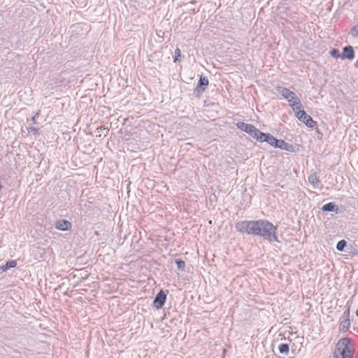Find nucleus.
<instances>
[{
    "label": "nucleus",
    "instance_id": "f257e3e1",
    "mask_svg": "<svg viewBox=\"0 0 358 358\" xmlns=\"http://www.w3.org/2000/svg\"><path fill=\"white\" fill-rule=\"evenodd\" d=\"M235 228L240 233L259 236L269 242H279L276 236L277 227L267 220L241 221L236 224Z\"/></svg>",
    "mask_w": 358,
    "mask_h": 358
},
{
    "label": "nucleus",
    "instance_id": "f03ea898",
    "mask_svg": "<svg viewBox=\"0 0 358 358\" xmlns=\"http://www.w3.org/2000/svg\"><path fill=\"white\" fill-rule=\"evenodd\" d=\"M352 350L351 340L348 338H343L337 343L333 358H352Z\"/></svg>",
    "mask_w": 358,
    "mask_h": 358
},
{
    "label": "nucleus",
    "instance_id": "7ed1b4c3",
    "mask_svg": "<svg viewBox=\"0 0 358 358\" xmlns=\"http://www.w3.org/2000/svg\"><path fill=\"white\" fill-rule=\"evenodd\" d=\"M275 90L279 94L290 103V106L293 110H298L300 108L301 101L294 92L282 86H277Z\"/></svg>",
    "mask_w": 358,
    "mask_h": 358
},
{
    "label": "nucleus",
    "instance_id": "20e7f679",
    "mask_svg": "<svg viewBox=\"0 0 358 358\" xmlns=\"http://www.w3.org/2000/svg\"><path fill=\"white\" fill-rule=\"evenodd\" d=\"M294 111L296 117L300 121L303 122L307 127L313 128L316 125V122H315L312 117L303 110V106L301 103L300 108Z\"/></svg>",
    "mask_w": 358,
    "mask_h": 358
},
{
    "label": "nucleus",
    "instance_id": "39448f33",
    "mask_svg": "<svg viewBox=\"0 0 358 358\" xmlns=\"http://www.w3.org/2000/svg\"><path fill=\"white\" fill-rule=\"evenodd\" d=\"M236 126L239 129L248 133L254 138L259 140L262 131L257 129L254 125L243 122H239L236 123Z\"/></svg>",
    "mask_w": 358,
    "mask_h": 358
},
{
    "label": "nucleus",
    "instance_id": "423d86ee",
    "mask_svg": "<svg viewBox=\"0 0 358 358\" xmlns=\"http://www.w3.org/2000/svg\"><path fill=\"white\" fill-rule=\"evenodd\" d=\"M166 299V294L163 292L160 291L155 296L153 306L159 309L164 306Z\"/></svg>",
    "mask_w": 358,
    "mask_h": 358
},
{
    "label": "nucleus",
    "instance_id": "0eeeda50",
    "mask_svg": "<svg viewBox=\"0 0 358 358\" xmlns=\"http://www.w3.org/2000/svg\"><path fill=\"white\" fill-rule=\"evenodd\" d=\"M258 141H260L261 142H267L269 145L275 147L278 139L270 134H264L262 132Z\"/></svg>",
    "mask_w": 358,
    "mask_h": 358
},
{
    "label": "nucleus",
    "instance_id": "6e6552de",
    "mask_svg": "<svg viewBox=\"0 0 358 358\" xmlns=\"http://www.w3.org/2000/svg\"><path fill=\"white\" fill-rule=\"evenodd\" d=\"M71 227V222L66 220H59L55 222V228L60 231L70 230Z\"/></svg>",
    "mask_w": 358,
    "mask_h": 358
},
{
    "label": "nucleus",
    "instance_id": "1a4fd4ad",
    "mask_svg": "<svg viewBox=\"0 0 358 358\" xmlns=\"http://www.w3.org/2000/svg\"><path fill=\"white\" fill-rule=\"evenodd\" d=\"M208 79L206 77H200V79L196 88V92L197 95H200L204 92V87L208 86Z\"/></svg>",
    "mask_w": 358,
    "mask_h": 358
},
{
    "label": "nucleus",
    "instance_id": "9d476101",
    "mask_svg": "<svg viewBox=\"0 0 358 358\" xmlns=\"http://www.w3.org/2000/svg\"><path fill=\"white\" fill-rule=\"evenodd\" d=\"M355 57V51L351 45H348L343 48L342 59H348L350 60L353 59Z\"/></svg>",
    "mask_w": 358,
    "mask_h": 358
},
{
    "label": "nucleus",
    "instance_id": "9b49d317",
    "mask_svg": "<svg viewBox=\"0 0 358 358\" xmlns=\"http://www.w3.org/2000/svg\"><path fill=\"white\" fill-rule=\"evenodd\" d=\"M275 148H278L287 151H292L293 145L283 140H278Z\"/></svg>",
    "mask_w": 358,
    "mask_h": 358
},
{
    "label": "nucleus",
    "instance_id": "f8f14e48",
    "mask_svg": "<svg viewBox=\"0 0 358 358\" xmlns=\"http://www.w3.org/2000/svg\"><path fill=\"white\" fill-rule=\"evenodd\" d=\"M322 210L325 212H336L338 213V208L334 202H329L322 207Z\"/></svg>",
    "mask_w": 358,
    "mask_h": 358
},
{
    "label": "nucleus",
    "instance_id": "ddd939ff",
    "mask_svg": "<svg viewBox=\"0 0 358 358\" xmlns=\"http://www.w3.org/2000/svg\"><path fill=\"white\" fill-rule=\"evenodd\" d=\"M17 265V263L14 260L8 261L6 263V264L3 266H0V274L3 273L8 268H15Z\"/></svg>",
    "mask_w": 358,
    "mask_h": 358
},
{
    "label": "nucleus",
    "instance_id": "4468645a",
    "mask_svg": "<svg viewBox=\"0 0 358 358\" xmlns=\"http://www.w3.org/2000/svg\"><path fill=\"white\" fill-rule=\"evenodd\" d=\"M350 327V320H343L341 321L340 324V330L342 331H346L348 330L349 327Z\"/></svg>",
    "mask_w": 358,
    "mask_h": 358
},
{
    "label": "nucleus",
    "instance_id": "2eb2a0df",
    "mask_svg": "<svg viewBox=\"0 0 358 358\" xmlns=\"http://www.w3.org/2000/svg\"><path fill=\"white\" fill-rule=\"evenodd\" d=\"M308 182L312 184L313 186H316L318 185L320 180L318 179V178L317 177L316 174L314 173H312L310 174L309 176H308Z\"/></svg>",
    "mask_w": 358,
    "mask_h": 358
},
{
    "label": "nucleus",
    "instance_id": "dca6fc26",
    "mask_svg": "<svg viewBox=\"0 0 358 358\" xmlns=\"http://www.w3.org/2000/svg\"><path fill=\"white\" fill-rule=\"evenodd\" d=\"M289 345L288 344L282 343L278 346V350L280 353L283 355H287L289 352Z\"/></svg>",
    "mask_w": 358,
    "mask_h": 358
},
{
    "label": "nucleus",
    "instance_id": "f3484780",
    "mask_svg": "<svg viewBox=\"0 0 358 358\" xmlns=\"http://www.w3.org/2000/svg\"><path fill=\"white\" fill-rule=\"evenodd\" d=\"M346 245H347V243L345 240L339 241L336 245L337 250L341 251V252L343 251Z\"/></svg>",
    "mask_w": 358,
    "mask_h": 358
},
{
    "label": "nucleus",
    "instance_id": "a211bd4d",
    "mask_svg": "<svg viewBox=\"0 0 358 358\" xmlns=\"http://www.w3.org/2000/svg\"><path fill=\"white\" fill-rule=\"evenodd\" d=\"M176 265H177V268L179 270V271H184L185 270V262L181 259H176Z\"/></svg>",
    "mask_w": 358,
    "mask_h": 358
},
{
    "label": "nucleus",
    "instance_id": "6ab92c4d",
    "mask_svg": "<svg viewBox=\"0 0 358 358\" xmlns=\"http://www.w3.org/2000/svg\"><path fill=\"white\" fill-rule=\"evenodd\" d=\"M330 55L335 58H338L340 57H341L339 50L335 48L332 49L330 51Z\"/></svg>",
    "mask_w": 358,
    "mask_h": 358
},
{
    "label": "nucleus",
    "instance_id": "aec40b11",
    "mask_svg": "<svg viewBox=\"0 0 358 358\" xmlns=\"http://www.w3.org/2000/svg\"><path fill=\"white\" fill-rule=\"evenodd\" d=\"M350 34L352 35V37L354 38H358V26L357 27H354L351 31H350Z\"/></svg>",
    "mask_w": 358,
    "mask_h": 358
},
{
    "label": "nucleus",
    "instance_id": "412c9836",
    "mask_svg": "<svg viewBox=\"0 0 358 358\" xmlns=\"http://www.w3.org/2000/svg\"><path fill=\"white\" fill-rule=\"evenodd\" d=\"M350 307H348L343 313V319L347 320L350 319Z\"/></svg>",
    "mask_w": 358,
    "mask_h": 358
},
{
    "label": "nucleus",
    "instance_id": "4be33fe9",
    "mask_svg": "<svg viewBox=\"0 0 358 358\" xmlns=\"http://www.w3.org/2000/svg\"><path fill=\"white\" fill-rule=\"evenodd\" d=\"M175 55H176V57H175L174 62H176L178 60V57L180 56V50L179 48L176 49Z\"/></svg>",
    "mask_w": 358,
    "mask_h": 358
},
{
    "label": "nucleus",
    "instance_id": "5701e85b",
    "mask_svg": "<svg viewBox=\"0 0 358 358\" xmlns=\"http://www.w3.org/2000/svg\"><path fill=\"white\" fill-rule=\"evenodd\" d=\"M192 3H194V1H191V2L188 3H186L185 6H187L189 4H192Z\"/></svg>",
    "mask_w": 358,
    "mask_h": 358
},
{
    "label": "nucleus",
    "instance_id": "b1692460",
    "mask_svg": "<svg viewBox=\"0 0 358 358\" xmlns=\"http://www.w3.org/2000/svg\"><path fill=\"white\" fill-rule=\"evenodd\" d=\"M356 315H357V316L358 317V309H357V311H356Z\"/></svg>",
    "mask_w": 358,
    "mask_h": 358
}]
</instances>
